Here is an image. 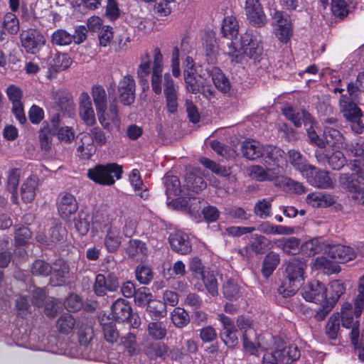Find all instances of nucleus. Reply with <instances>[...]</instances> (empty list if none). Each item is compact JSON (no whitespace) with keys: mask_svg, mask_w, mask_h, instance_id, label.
I'll list each match as a JSON object with an SVG mask.
<instances>
[{"mask_svg":"<svg viewBox=\"0 0 364 364\" xmlns=\"http://www.w3.org/2000/svg\"><path fill=\"white\" fill-rule=\"evenodd\" d=\"M240 46V48H237L232 42L228 45L227 53L233 63H240L244 55L256 60L263 51L261 36L257 32L251 31L241 35Z\"/></svg>","mask_w":364,"mask_h":364,"instance_id":"1","label":"nucleus"},{"mask_svg":"<svg viewBox=\"0 0 364 364\" xmlns=\"http://www.w3.org/2000/svg\"><path fill=\"white\" fill-rule=\"evenodd\" d=\"M306 268L305 260L294 258L288 261L285 267V281L278 288V293L283 297L293 296L304 281Z\"/></svg>","mask_w":364,"mask_h":364,"instance_id":"2","label":"nucleus"},{"mask_svg":"<svg viewBox=\"0 0 364 364\" xmlns=\"http://www.w3.org/2000/svg\"><path fill=\"white\" fill-rule=\"evenodd\" d=\"M300 357V350L294 345L287 346L286 343L277 339L274 341V346L267 350L264 356L262 364H290Z\"/></svg>","mask_w":364,"mask_h":364,"instance_id":"3","label":"nucleus"},{"mask_svg":"<svg viewBox=\"0 0 364 364\" xmlns=\"http://www.w3.org/2000/svg\"><path fill=\"white\" fill-rule=\"evenodd\" d=\"M122 173V167L116 164L97 165L87 171V176L90 180L106 186L114 184L116 179L121 178Z\"/></svg>","mask_w":364,"mask_h":364,"instance_id":"4","label":"nucleus"},{"mask_svg":"<svg viewBox=\"0 0 364 364\" xmlns=\"http://www.w3.org/2000/svg\"><path fill=\"white\" fill-rule=\"evenodd\" d=\"M282 112L284 116L297 127H301L302 123L305 124H310L311 125L313 124L311 115L304 110L296 111L291 107L287 106L282 109ZM307 132L308 136L312 142L320 148L325 147L324 141L319 139L312 126L308 129Z\"/></svg>","mask_w":364,"mask_h":364,"instance_id":"5","label":"nucleus"},{"mask_svg":"<svg viewBox=\"0 0 364 364\" xmlns=\"http://www.w3.org/2000/svg\"><path fill=\"white\" fill-rule=\"evenodd\" d=\"M272 26L275 37L282 43H287L293 33L292 23L289 16L282 11L274 9L271 13Z\"/></svg>","mask_w":364,"mask_h":364,"instance_id":"6","label":"nucleus"},{"mask_svg":"<svg viewBox=\"0 0 364 364\" xmlns=\"http://www.w3.org/2000/svg\"><path fill=\"white\" fill-rule=\"evenodd\" d=\"M339 107L343 116L351 122L352 130L357 134L361 133L363 129L360 122L362 112L357 105L350 100L347 95L342 94L339 99Z\"/></svg>","mask_w":364,"mask_h":364,"instance_id":"7","label":"nucleus"},{"mask_svg":"<svg viewBox=\"0 0 364 364\" xmlns=\"http://www.w3.org/2000/svg\"><path fill=\"white\" fill-rule=\"evenodd\" d=\"M98 122L102 127L107 131L112 129V124L119 128L121 119L119 113V107L116 100H113L109 105L96 110Z\"/></svg>","mask_w":364,"mask_h":364,"instance_id":"8","label":"nucleus"},{"mask_svg":"<svg viewBox=\"0 0 364 364\" xmlns=\"http://www.w3.org/2000/svg\"><path fill=\"white\" fill-rule=\"evenodd\" d=\"M341 186L350 194L355 203L364 206V188L359 186V183L354 178L353 174H341L338 180Z\"/></svg>","mask_w":364,"mask_h":364,"instance_id":"9","label":"nucleus"},{"mask_svg":"<svg viewBox=\"0 0 364 364\" xmlns=\"http://www.w3.org/2000/svg\"><path fill=\"white\" fill-rule=\"evenodd\" d=\"M264 166L254 165L250 167V176L257 181H274L281 176L282 168L269 164H264Z\"/></svg>","mask_w":364,"mask_h":364,"instance_id":"10","label":"nucleus"},{"mask_svg":"<svg viewBox=\"0 0 364 364\" xmlns=\"http://www.w3.org/2000/svg\"><path fill=\"white\" fill-rule=\"evenodd\" d=\"M163 55L159 48L153 50V65L151 75V89L156 95H160L162 92L161 82L164 70Z\"/></svg>","mask_w":364,"mask_h":364,"instance_id":"11","label":"nucleus"},{"mask_svg":"<svg viewBox=\"0 0 364 364\" xmlns=\"http://www.w3.org/2000/svg\"><path fill=\"white\" fill-rule=\"evenodd\" d=\"M78 114L80 119L86 126H95L97 124L96 114L89 94L80 93L78 98Z\"/></svg>","mask_w":364,"mask_h":364,"instance_id":"12","label":"nucleus"},{"mask_svg":"<svg viewBox=\"0 0 364 364\" xmlns=\"http://www.w3.org/2000/svg\"><path fill=\"white\" fill-rule=\"evenodd\" d=\"M303 298L316 304L327 300V289L321 282L314 280L308 283L301 290Z\"/></svg>","mask_w":364,"mask_h":364,"instance_id":"13","label":"nucleus"},{"mask_svg":"<svg viewBox=\"0 0 364 364\" xmlns=\"http://www.w3.org/2000/svg\"><path fill=\"white\" fill-rule=\"evenodd\" d=\"M310 167L303 176L309 184L318 188H333V181L328 171L319 170L312 165Z\"/></svg>","mask_w":364,"mask_h":364,"instance_id":"14","label":"nucleus"},{"mask_svg":"<svg viewBox=\"0 0 364 364\" xmlns=\"http://www.w3.org/2000/svg\"><path fill=\"white\" fill-rule=\"evenodd\" d=\"M22 46L27 53H35L36 50L45 45L43 36L35 29L23 31L20 35Z\"/></svg>","mask_w":364,"mask_h":364,"instance_id":"15","label":"nucleus"},{"mask_svg":"<svg viewBox=\"0 0 364 364\" xmlns=\"http://www.w3.org/2000/svg\"><path fill=\"white\" fill-rule=\"evenodd\" d=\"M118 287V279L114 274L109 273L107 276L98 274L95 278L94 291L97 295L102 296L107 291H116Z\"/></svg>","mask_w":364,"mask_h":364,"instance_id":"16","label":"nucleus"},{"mask_svg":"<svg viewBox=\"0 0 364 364\" xmlns=\"http://www.w3.org/2000/svg\"><path fill=\"white\" fill-rule=\"evenodd\" d=\"M245 12L250 23L262 27L266 23V16L259 0H246Z\"/></svg>","mask_w":364,"mask_h":364,"instance_id":"17","label":"nucleus"},{"mask_svg":"<svg viewBox=\"0 0 364 364\" xmlns=\"http://www.w3.org/2000/svg\"><path fill=\"white\" fill-rule=\"evenodd\" d=\"M218 319L223 324V329L220 333L223 341L230 348L235 346L237 343V336L236 335V328L234 322L230 318L223 314H218Z\"/></svg>","mask_w":364,"mask_h":364,"instance_id":"18","label":"nucleus"},{"mask_svg":"<svg viewBox=\"0 0 364 364\" xmlns=\"http://www.w3.org/2000/svg\"><path fill=\"white\" fill-rule=\"evenodd\" d=\"M57 207L58 213L63 218H68L78 208L75 197L71 193L66 192L59 195L57 200Z\"/></svg>","mask_w":364,"mask_h":364,"instance_id":"19","label":"nucleus"},{"mask_svg":"<svg viewBox=\"0 0 364 364\" xmlns=\"http://www.w3.org/2000/svg\"><path fill=\"white\" fill-rule=\"evenodd\" d=\"M164 86L167 109L169 112L173 113L178 107V87L174 85L173 80L168 73L164 75Z\"/></svg>","mask_w":364,"mask_h":364,"instance_id":"20","label":"nucleus"},{"mask_svg":"<svg viewBox=\"0 0 364 364\" xmlns=\"http://www.w3.org/2000/svg\"><path fill=\"white\" fill-rule=\"evenodd\" d=\"M325 253L341 263L350 261L356 256L355 252L350 247L340 244L328 245Z\"/></svg>","mask_w":364,"mask_h":364,"instance_id":"21","label":"nucleus"},{"mask_svg":"<svg viewBox=\"0 0 364 364\" xmlns=\"http://www.w3.org/2000/svg\"><path fill=\"white\" fill-rule=\"evenodd\" d=\"M92 229L102 232L109 229V227H113L114 225H117V221H113L112 215L106 209H97L95 210L92 216Z\"/></svg>","mask_w":364,"mask_h":364,"instance_id":"22","label":"nucleus"},{"mask_svg":"<svg viewBox=\"0 0 364 364\" xmlns=\"http://www.w3.org/2000/svg\"><path fill=\"white\" fill-rule=\"evenodd\" d=\"M168 240L172 249L178 253L186 255L191 251V245L187 234L178 231L171 234Z\"/></svg>","mask_w":364,"mask_h":364,"instance_id":"23","label":"nucleus"},{"mask_svg":"<svg viewBox=\"0 0 364 364\" xmlns=\"http://www.w3.org/2000/svg\"><path fill=\"white\" fill-rule=\"evenodd\" d=\"M51 271L50 282L53 286H62L66 283L69 268L63 259L56 260L53 264Z\"/></svg>","mask_w":364,"mask_h":364,"instance_id":"24","label":"nucleus"},{"mask_svg":"<svg viewBox=\"0 0 364 364\" xmlns=\"http://www.w3.org/2000/svg\"><path fill=\"white\" fill-rule=\"evenodd\" d=\"M262 156L264 161V164H269L282 168L286 164L284 151L276 146H267Z\"/></svg>","mask_w":364,"mask_h":364,"instance_id":"25","label":"nucleus"},{"mask_svg":"<svg viewBox=\"0 0 364 364\" xmlns=\"http://www.w3.org/2000/svg\"><path fill=\"white\" fill-rule=\"evenodd\" d=\"M152 75V67L151 66V59L148 53H145L141 56L140 63L136 70V75L139 83L143 86V90L149 89V76Z\"/></svg>","mask_w":364,"mask_h":364,"instance_id":"26","label":"nucleus"},{"mask_svg":"<svg viewBox=\"0 0 364 364\" xmlns=\"http://www.w3.org/2000/svg\"><path fill=\"white\" fill-rule=\"evenodd\" d=\"M105 233L104 237V245L107 250L109 252H116L122 244V237L120 235L119 226L114 225L109 229L103 231Z\"/></svg>","mask_w":364,"mask_h":364,"instance_id":"27","label":"nucleus"},{"mask_svg":"<svg viewBox=\"0 0 364 364\" xmlns=\"http://www.w3.org/2000/svg\"><path fill=\"white\" fill-rule=\"evenodd\" d=\"M72 63L71 58L66 53L55 54L50 62V68L47 73V76L51 77L55 76L56 73L68 68Z\"/></svg>","mask_w":364,"mask_h":364,"instance_id":"28","label":"nucleus"},{"mask_svg":"<svg viewBox=\"0 0 364 364\" xmlns=\"http://www.w3.org/2000/svg\"><path fill=\"white\" fill-rule=\"evenodd\" d=\"M38 186V180L35 176L28 177L23 182L20 193L21 199L24 203H31L34 200Z\"/></svg>","mask_w":364,"mask_h":364,"instance_id":"29","label":"nucleus"},{"mask_svg":"<svg viewBox=\"0 0 364 364\" xmlns=\"http://www.w3.org/2000/svg\"><path fill=\"white\" fill-rule=\"evenodd\" d=\"M264 149L265 147L259 141L253 139L245 140L241 146L243 156L250 160H255L262 156Z\"/></svg>","mask_w":364,"mask_h":364,"instance_id":"30","label":"nucleus"},{"mask_svg":"<svg viewBox=\"0 0 364 364\" xmlns=\"http://www.w3.org/2000/svg\"><path fill=\"white\" fill-rule=\"evenodd\" d=\"M132 314V308L129 303L124 299H117L112 306V317L119 321L127 320Z\"/></svg>","mask_w":364,"mask_h":364,"instance_id":"31","label":"nucleus"},{"mask_svg":"<svg viewBox=\"0 0 364 364\" xmlns=\"http://www.w3.org/2000/svg\"><path fill=\"white\" fill-rule=\"evenodd\" d=\"M202 46L205 55L213 61L218 53L215 34L213 31H205L202 37Z\"/></svg>","mask_w":364,"mask_h":364,"instance_id":"32","label":"nucleus"},{"mask_svg":"<svg viewBox=\"0 0 364 364\" xmlns=\"http://www.w3.org/2000/svg\"><path fill=\"white\" fill-rule=\"evenodd\" d=\"M306 203L314 208H326L335 203L334 197L321 192H314L307 195Z\"/></svg>","mask_w":364,"mask_h":364,"instance_id":"33","label":"nucleus"},{"mask_svg":"<svg viewBox=\"0 0 364 364\" xmlns=\"http://www.w3.org/2000/svg\"><path fill=\"white\" fill-rule=\"evenodd\" d=\"M347 95L350 100L356 103H360V96L361 92H364V72L360 73L355 82H350L347 85Z\"/></svg>","mask_w":364,"mask_h":364,"instance_id":"34","label":"nucleus"},{"mask_svg":"<svg viewBox=\"0 0 364 364\" xmlns=\"http://www.w3.org/2000/svg\"><path fill=\"white\" fill-rule=\"evenodd\" d=\"M127 252L129 257L136 260H144L148 253V249L145 242L139 240H131L127 247Z\"/></svg>","mask_w":364,"mask_h":364,"instance_id":"35","label":"nucleus"},{"mask_svg":"<svg viewBox=\"0 0 364 364\" xmlns=\"http://www.w3.org/2000/svg\"><path fill=\"white\" fill-rule=\"evenodd\" d=\"M325 144H328L336 149L342 148L344 145V137L340 132L331 127H325L323 130Z\"/></svg>","mask_w":364,"mask_h":364,"instance_id":"36","label":"nucleus"},{"mask_svg":"<svg viewBox=\"0 0 364 364\" xmlns=\"http://www.w3.org/2000/svg\"><path fill=\"white\" fill-rule=\"evenodd\" d=\"M117 223V225L119 223L123 224L122 231L125 237H130L136 233L137 220L134 215L122 212Z\"/></svg>","mask_w":364,"mask_h":364,"instance_id":"37","label":"nucleus"},{"mask_svg":"<svg viewBox=\"0 0 364 364\" xmlns=\"http://www.w3.org/2000/svg\"><path fill=\"white\" fill-rule=\"evenodd\" d=\"M21 176V170L19 168H11L9 171L7 175V189L11 193V200L14 203H18L17 188Z\"/></svg>","mask_w":364,"mask_h":364,"instance_id":"38","label":"nucleus"},{"mask_svg":"<svg viewBox=\"0 0 364 364\" xmlns=\"http://www.w3.org/2000/svg\"><path fill=\"white\" fill-rule=\"evenodd\" d=\"M289 161L291 166L299 171L302 176L311 168V164H308L302 154L294 149L288 151Z\"/></svg>","mask_w":364,"mask_h":364,"instance_id":"39","label":"nucleus"},{"mask_svg":"<svg viewBox=\"0 0 364 364\" xmlns=\"http://www.w3.org/2000/svg\"><path fill=\"white\" fill-rule=\"evenodd\" d=\"M311 268L323 271L327 274L336 273L340 271L339 266L335 262L330 261L323 256L316 257L312 263Z\"/></svg>","mask_w":364,"mask_h":364,"instance_id":"40","label":"nucleus"},{"mask_svg":"<svg viewBox=\"0 0 364 364\" xmlns=\"http://www.w3.org/2000/svg\"><path fill=\"white\" fill-rule=\"evenodd\" d=\"M256 333L254 330H250L249 332L243 333V348L246 353H248L251 355H256L259 349H263L264 346H262L261 342L258 341L257 343L254 342V339L255 338Z\"/></svg>","mask_w":364,"mask_h":364,"instance_id":"41","label":"nucleus"},{"mask_svg":"<svg viewBox=\"0 0 364 364\" xmlns=\"http://www.w3.org/2000/svg\"><path fill=\"white\" fill-rule=\"evenodd\" d=\"M129 181L136 195L140 196L143 200L149 198V193L146 187L144 185L140 177L139 171L137 169L132 170L129 176Z\"/></svg>","mask_w":364,"mask_h":364,"instance_id":"42","label":"nucleus"},{"mask_svg":"<svg viewBox=\"0 0 364 364\" xmlns=\"http://www.w3.org/2000/svg\"><path fill=\"white\" fill-rule=\"evenodd\" d=\"M301 250L304 254L313 256L323 250L325 252V250H327V247L321 238L316 237L305 242L301 245Z\"/></svg>","mask_w":364,"mask_h":364,"instance_id":"43","label":"nucleus"},{"mask_svg":"<svg viewBox=\"0 0 364 364\" xmlns=\"http://www.w3.org/2000/svg\"><path fill=\"white\" fill-rule=\"evenodd\" d=\"M238 23L235 17L228 16L224 18L222 24V33L224 37L232 39L238 34Z\"/></svg>","mask_w":364,"mask_h":364,"instance_id":"44","label":"nucleus"},{"mask_svg":"<svg viewBox=\"0 0 364 364\" xmlns=\"http://www.w3.org/2000/svg\"><path fill=\"white\" fill-rule=\"evenodd\" d=\"M91 95L96 110L107 107V92L102 85H96L92 86Z\"/></svg>","mask_w":364,"mask_h":364,"instance_id":"45","label":"nucleus"},{"mask_svg":"<svg viewBox=\"0 0 364 364\" xmlns=\"http://www.w3.org/2000/svg\"><path fill=\"white\" fill-rule=\"evenodd\" d=\"M212 80L215 87L221 92L226 93L230 90V84L229 80L219 68H215L213 69Z\"/></svg>","mask_w":364,"mask_h":364,"instance_id":"46","label":"nucleus"},{"mask_svg":"<svg viewBox=\"0 0 364 364\" xmlns=\"http://www.w3.org/2000/svg\"><path fill=\"white\" fill-rule=\"evenodd\" d=\"M355 307L350 303H344L341 309V318L342 325L343 327L350 328L353 325L355 321L353 320V316L356 318L360 316H356L354 314Z\"/></svg>","mask_w":364,"mask_h":364,"instance_id":"47","label":"nucleus"},{"mask_svg":"<svg viewBox=\"0 0 364 364\" xmlns=\"http://www.w3.org/2000/svg\"><path fill=\"white\" fill-rule=\"evenodd\" d=\"M76 321L73 315L65 313L57 321V328L60 333H69L73 329Z\"/></svg>","mask_w":364,"mask_h":364,"instance_id":"48","label":"nucleus"},{"mask_svg":"<svg viewBox=\"0 0 364 364\" xmlns=\"http://www.w3.org/2000/svg\"><path fill=\"white\" fill-rule=\"evenodd\" d=\"M277 246L287 254H296L301 250L300 241L296 237L282 239L278 241Z\"/></svg>","mask_w":364,"mask_h":364,"instance_id":"49","label":"nucleus"},{"mask_svg":"<svg viewBox=\"0 0 364 364\" xmlns=\"http://www.w3.org/2000/svg\"><path fill=\"white\" fill-rule=\"evenodd\" d=\"M4 29L10 35H16L20 28L19 21L16 16L13 13H7L3 21Z\"/></svg>","mask_w":364,"mask_h":364,"instance_id":"50","label":"nucleus"},{"mask_svg":"<svg viewBox=\"0 0 364 364\" xmlns=\"http://www.w3.org/2000/svg\"><path fill=\"white\" fill-rule=\"evenodd\" d=\"M164 184L166 186V193L168 197L172 196H178L181 192V185L178 177L175 176H166L164 178Z\"/></svg>","mask_w":364,"mask_h":364,"instance_id":"51","label":"nucleus"},{"mask_svg":"<svg viewBox=\"0 0 364 364\" xmlns=\"http://www.w3.org/2000/svg\"><path fill=\"white\" fill-rule=\"evenodd\" d=\"M280 261L279 255L275 252H269L263 262V273L265 276L270 275L277 268Z\"/></svg>","mask_w":364,"mask_h":364,"instance_id":"52","label":"nucleus"},{"mask_svg":"<svg viewBox=\"0 0 364 364\" xmlns=\"http://www.w3.org/2000/svg\"><path fill=\"white\" fill-rule=\"evenodd\" d=\"M168 347L164 343H154L149 346L146 350V355L151 359L160 358L166 359L168 355Z\"/></svg>","mask_w":364,"mask_h":364,"instance_id":"53","label":"nucleus"},{"mask_svg":"<svg viewBox=\"0 0 364 364\" xmlns=\"http://www.w3.org/2000/svg\"><path fill=\"white\" fill-rule=\"evenodd\" d=\"M364 308V274L360 277L358 285V294L355 299L354 314L360 316Z\"/></svg>","mask_w":364,"mask_h":364,"instance_id":"54","label":"nucleus"},{"mask_svg":"<svg viewBox=\"0 0 364 364\" xmlns=\"http://www.w3.org/2000/svg\"><path fill=\"white\" fill-rule=\"evenodd\" d=\"M171 320L176 327L183 328L188 323L190 318L183 309L176 307L171 312Z\"/></svg>","mask_w":364,"mask_h":364,"instance_id":"55","label":"nucleus"},{"mask_svg":"<svg viewBox=\"0 0 364 364\" xmlns=\"http://www.w3.org/2000/svg\"><path fill=\"white\" fill-rule=\"evenodd\" d=\"M261 231L265 234L273 235H291L294 233V228L282 225H262Z\"/></svg>","mask_w":364,"mask_h":364,"instance_id":"56","label":"nucleus"},{"mask_svg":"<svg viewBox=\"0 0 364 364\" xmlns=\"http://www.w3.org/2000/svg\"><path fill=\"white\" fill-rule=\"evenodd\" d=\"M73 35L63 29L56 30L51 36L53 44L60 46L69 45L73 41Z\"/></svg>","mask_w":364,"mask_h":364,"instance_id":"57","label":"nucleus"},{"mask_svg":"<svg viewBox=\"0 0 364 364\" xmlns=\"http://www.w3.org/2000/svg\"><path fill=\"white\" fill-rule=\"evenodd\" d=\"M199 161L205 168L211 170L213 173L222 176H228L230 175V170L226 168L225 166H222L220 164H216L215 161H211L205 157H201L199 159Z\"/></svg>","mask_w":364,"mask_h":364,"instance_id":"58","label":"nucleus"},{"mask_svg":"<svg viewBox=\"0 0 364 364\" xmlns=\"http://www.w3.org/2000/svg\"><path fill=\"white\" fill-rule=\"evenodd\" d=\"M199 161L205 168L211 170L213 173L222 176H228L230 175V170L226 168L225 166H222L220 164H216L215 161H211L205 157H201L199 159Z\"/></svg>","mask_w":364,"mask_h":364,"instance_id":"59","label":"nucleus"},{"mask_svg":"<svg viewBox=\"0 0 364 364\" xmlns=\"http://www.w3.org/2000/svg\"><path fill=\"white\" fill-rule=\"evenodd\" d=\"M199 161L205 168L211 170L213 173L222 176H228L230 175V170L226 168L225 166H222L220 164H216L215 161H211L205 157H201L199 159Z\"/></svg>","mask_w":364,"mask_h":364,"instance_id":"60","label":"nucleus"},{"mask_svg":"<svg viewBox=\"0 0 364 364\" xmlns=\"http://www.w3.org/2000/svg\"><path fill=\"white\" fill-rule=\"evenodd\" d=\"M199 161L205 168L211 170L213 173L222 176H228L230 175V170L226 168L225 166H222L220 164H216L215 161H211L205 157H201L199 159Z\"/></svg>","mask_w":364,"mask_h":364,"instance_id":"61","label":"nucleus"},{"mask_svg":"<svg viewBox=\"0 0 364 364\" xmlns=\"http://www.w3.org/2000/svg\"><path fill=\"white\" fill-rule=\"evenodd\" d=\"M147 312L151 316L164 317L166 314L165 304L159 300H151L147 304Z\"/></svg>","mask_w":364,"mask_h":364,"instance_id":"62","label":"nucleus"},{"mask_svg":"<svg viewBox=\"0 0 364 364\" xmlns=\"http://www.w3.org/2000/svg\"><path fill=\"white\" fill-rule=\"evenodd\" d=\"M89 134L92 139V143H95L97 146H105L108 140V136L105 134L103 129L98 126H92Z\"/></svg>","mask_w":364,"mask_h":364,"instance_id":"63","label":"nucleus"},{"mask_svg":"<svg viewBox=\"0 0 364 364\" xmlns=\"http://www.w3.org/2000/svg\"><path fill=\"white\" fill-rule=\"evenodd\" d=\"M340 328L338 314H333L326 326V334L331 340L336 339Z\"/></svg>","mask_w":364,"mask_h":364,"instance_id":"64","label":"nucleus"}]
</instances>
